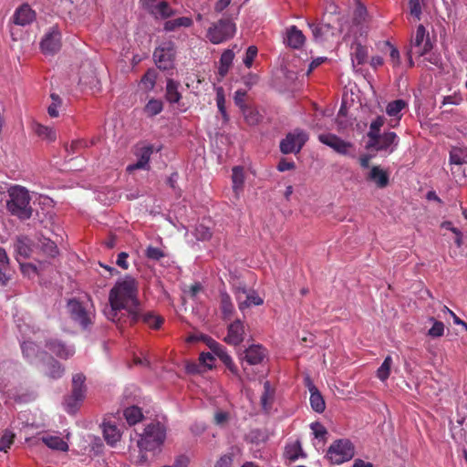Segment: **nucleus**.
I'll use <instances>...</instances> for the list:
<instances>
[{"instance_id":"f257e3e1","label":"nucleus","mask_w":467,"mask_h":467,"mask_svg":"<svg viewBox=\"0 0 467 467\" xmlns=\"http://www.w3.org/2000/svg\"><path fill=\"white\" fill-rule=\"evenodd\" d=\"M109 306L105 310L107 318L119 327H133L140 315L141 302L139 298V282L126 275L111 287L109 293Z\"/></svg>"},{"instance_id":"f03ea898","label":"nucleus","mask_w":467,"mask_h":467,"mask_svg":"<svg viewBox=\"0 0 467 467\" xmlns=\"http://www.w3.org/2000/svg\"><path fill=\"white\" fill-rule=\"evenodd\" d=\"M9 199L6 201V209L11 215L25 221L32 216L33 209L30 205L31 197L28 191L22 186H11L8 191Z\"/></svg>"},{"instance_id":"7ed1b4c3","label":"nucleus","mask_w":467,"mask_h":467,"mask_svg":"<svg viewBox=\"0 0 467 467\" xmlns=\"http://www.w3.org/2000/svg\"><path fill=\"white\" fill-rule=\"evenodd\" d=\"M165 429L160 422L150 423L145 429L137 444L140 451H155L164 442Z\"/></svg>"},{"instance_id":"20e7f679","label":"nucleus","mask_w":467,"mask_h":467,"mask_svg":"<svg viewBox=\"0 0 467 467\" xmlns=\"http://www.w3.org/2000/svg\"><path fill=\"white\" fill-rule=\"evenodd\" d=\"M236 31L235 24L230 18H222L207 30L206 37L214 45L233 37Z\"/></svg>"},{"instance_id":"39448f33","label":"nucleus","mask_w":467,"mask_h":467,"mask_svg":"<svg viewBox=\"0 0 467 467\" xmlns=\"http://www.w3.org/2000/svg\"><path fill=\"white\" fill-rule=\"evenodd\" d=\"M355 454L354 446L350 441L341 439L334 441L328 448L327 457L333 464H341L349 461Z\"/></svg>"},{"instance_id":"423d86ee","label":"nucleus","mask_w":467,"mask_h":467,"mask_svg":"<svg viewBox=\"0 0 467 467\" xmlns=\"http://www.w3.org/2000/svg\"><path fill=\"white\" fill-rule=\"evenodd\" d=\"M176 48L173 42L169 41L155 48L153 58L161 70H169L174 67Z\"/></svg>"},{"instance_id":"0eeeda50","label":"nucleus","mask_w":467,"mask_h":467,"mask_svg":"<svg viewBox=\"0 0 467 467\" xmlns=\"http://www.w3.org/2000/svg\"><path fill=\"white\" fill-rule=\"evenodd\" d=\"M308 140L306 131L300 129L286 134L285 138L280 141V150L284 154L298 153Z\"/></svg>"},{"instance_id":"6e6552de","label":"nucleus","mask_w":467,"mask_h":467,"mask_svg":"<svg viewBox=\"0 0 467 467\" xmlns=\"http://www.w3.org/2000/svg\"><path fill=\"white\" fill-rule=\"evenodd\" d=\"M400 138L394 131H386L377 136L375 140H368L366 148L376 151L392 153L396 150Z\"/></svg>"},{"instance_id":"1a4fd4ad","label":"nucleus","mask_w":467,"mask_h":467,"mask_svg":"<svg viewBox=\"0 0 467 467\" xmlns=\"http://www.w3.org/2000/svg\"><path fill=\"white\" fill-rule=\"evenodd\" d=\"M67 309L71 319L83 329H87L92 324L91 314L79 300L76 298L69 299L67 304Z\"/></svg>"},{"instance_id":"9d476101","label":"nucleus","mask_w":467,"mask_h":467,"mask_svg":"<svg viewBox=\"0 0 467 467\" xmlns=\"http://www.w3.org/2000/svg\"><path fill=\"white\" fill-rule=\"evenodd\" d=\"M431 48L432 45L429 37V33L426 32L424 26L420 24L417 26L415 35L411 37L410 53H413L414 56L417 57H423L427 55Z\"/></svg>"},{"instance_id":"9b49d317","label":"nucleus","mask_w":467,"mask_h":467,"mask_svg":"<svg viewBox=\"0 0 467 467\" xmlns=\"http://www.w3.org/2000/svg\"><path fill=\"white\" fill-rule=\"evenodd\" d=\"M318 140L327 145V147L333 149L337 153L344 156H351L355 155L351 153V150L354 149V145L349 142L342 140L338 136L333 133H323L318 135Z\"/></svg>"},{"instance_id":"f8f14e48","label":"nucleus","mask_w":467,"mask_h":467,"mask_svg":"<svg viewBox=\"0 0 467 467\" xmlns=\"http://www.w3.org/2000/svg\"><path fill=\"white\" fill-rule=\"evenodd\" d=\"M85 376L81 373L75 374L72 379V393L66 400L67 411L72 412L78 402L85 398Z\"/></svg>"},{"instance_id":"ddd939ff","label":"nucleus","mask_w":467,"mask_h":467,"mask_svg":"<svg viewBox=\"0 0 467 467\" xmlns=\"http://www.w3.org/2000/svg\"><path fill=\"white\" fill-rule=\"evenodd\" d=\"M61 32L57 26H52L40 42V48L45 55H55L61 48Z\"/></svg>"},{"instance_id":"4468645a","label":"nucleus","mask_w":467,"mask_h":467,"mask_svg":"<svg viewBox=\"0 0 467 467\" xmlns=\"http://www.w3.org/2000/svg\"><path fill=\"white\" fill-rule=\"evenodd\" d=\"M45 347L57 358L68 359L75 354V347L67 344L59 338L52 337L46 340Z\"/></svg>"},{"instance_id":"2eb2a0df","label":"nucleus","mask_w":467,"mask_h":467,"mask_svg":"<svg viewBox=\"0 0 467 467\" xmlns=\"http://www.w3.org/2000/svg\"><path fill=\"white\" fill-rule=\"evenodd\" d=\"M235 297L241 311L251 306H261L264 303V299L256 292L247 290L244 286L235 288Z\"/></svg>"},{"instance_id":"dca6fc26","label":"nucleus","mask_w":467,"mask_h":467,"mask_svg":"<svg viewBox=\"0 0 467 467\" xmlns=\"http://www.w3.org/2000/svg\"><path fill=\"white\" fill-rule=\"evenodd\" d=\"M245 337L244 324L240 319L230 323L227 327V335L223 341L231 346H239Z\"/></svg>"},{"instance_id":"f3484780","label":"nucleus","mask_w":467,"mask_h":467,"mask_svg":"<svg viewBox=\"0 0 467 467\" xmlns=\"http://www.w3.org/2000/svg\"><path fill=\"white\" fill-rule=\"evenodd\" d=\"M21 349L24 358L30 363L36 365L44 361V357H47V353L40 350L38 346L33 341H23L21 343Z\"/></svg>"},{"instance_id":"a211bd4d","label":"nucleus","mask_w":467,"mask_h":467,"mask_svg":"<svg viewBox=\"0 0 467 467\" xmlns=\"http://www.w3.org/2000/svg\"><path fill=\"white\" fill-rule=\"evenodd\" d=\"M150 1L154 2L155 0ZM147 8L150 14L152 15L155 19H167L176 14V11L172 9L170 4L166 1H161L157 4L148 3Z\"/></svg>"},{"instance_id":"6ab92c4d","label":"nucleus","mask_w":467,"mask_h":467,"mask_svg":"<svg viewBox=\"0 0 467 467\" xmlns=\"http://www.w3.org/2000/svg\"><path fill=\"white\" fill-rule=\"evenodd\" d=\"M305 42L306 36L303 32L297 28V26H291L286 28L284 43L287 47L293 49H298L305 44Z\"/></svg>"},{"instance_id":"aec40b11","label":"nucleus","mask_w":467,"mask_h":467,"mask_svg":"<svg viewBox=\"0 0 467 467\" xmlns=\"http://www.w3.org/2000/svg\"><path fill=\"white\" fill-rule=\"evenodd\" d=\"M366 180L374 182L379 189L386 188L389 183V173L379 165H374L370 168Z\"/></svg>"},{"instance_id":"412c9836","label":"nucleus","mask_w":467,"mask_h":467,"mask_svg":"<svg viewBox=\"0 0 467 467\" xmlns=\"http://www.w3.org/2000/svg\"><path fill=\"white\" fill-rule=\"evenodd\" d=\"M36 19V13L29 5L24 4L19 6L13 15V21L18 26H27Z\"/></svg>"},{"instance_id":"4be33fe9","label":"nucleus","mask_w":467,"mask_h":467,"mask_svg":"<svg viewBox=\"0 0 467 467\" xmlns=\"http://www.w3.org/2000/svg\"><path fill=\"white\" fill-rule=\"evenodd\" d=\"M102 431L106 442L110 446H115L120 440L121 433L114 420H105L102 423Z\"/></svg>"},{"instance_id":"5701e85b","label":"nucleus","mask_w":467,"mask_h":467,"mask_svg":"<svg viewBox=\"0 0 467 467\" xmlns=\"http://www.w3.org/2000/svg\"><path fill=\"white\" fill-rule=\"evenodd\" d=\"M265 357V349L261 345H252L244 350L241 359L249 365H257L263 361Z\"/></svg>"},{"instance_id":"b1692460","label":"nucleus","mask_w":467,"mask_h":467,"mask_svg":"<svg viewBox=\"0 0 467 467\" xmlns=\"http://www.w3.org/2000/svg\"><path fill=\"white\" fill-rule=\"evenodd\" d=\"M139 312L140 315L136 320V324L140 321H142L150 328L159 329L164 322V318L159 315L154 314V312H144L142 304L140 306Z\"/></svg>"},{"instance_id":"393cba45","label":"nucleus","mask_w":467,"mask_h":467,"mask_svg":"<svg viewBox=\"0 0 467 467\" xmlns=\"http://www.w3.org/2000/svg\"><path fill=\"white\" fill-rule=\"evenodd\" d=\"M307 386L310 392V405L313 410L321 413L326 409L325 400L317 388L307 379Z\"/></svg>"},{"instance_id":"a878e982","label":"nucleus","mask_w":467,"mask_h":467,"mask_svg":"<svg viewBox=\"0 0 467 467\" xmlns=\"http://www.w3.org/2000/svg\"><path fill=\"white\" fill-rule=\"evenodd\" d=\"M40 441L51 450L63 452L68 451V444L59 436L45 434L40 437Z\"/></svg>"},{"instance_id":"bb28decb","label":"nucleus","mask_w":467,"mask_h":467,"mask_svg":"<svg viewBox=\"0 0 467 467\" xmlns=\"http://www.w3.org/2000/svg\"><path fill=\"white\" fill-rule=\"evenodd\" d=\"M351 60L352 66L355 68L358 66L363 65L368 59V48L360 43H355L351 47Z\"/></svg>"},{"instance_id":"cd10ccee","label":"nucleus","mask_w":467,"mask_h":467,"mask_svg":"<svg viewBox=\"0 0 467 467\" xmlns=\"http://www.w3.org/2000/svg\"><path fill=\"white\" fill-rule=\"evenodd\" d=\"M47 361L48 368L47 374L52 379H59L65 372V368L60 362L56 360L54 358L47 354V357H44V361Z\"/></svg>"},{"instance_id":"c85d7f7f","label":"nucleus","mask_w":467,"mask_h":467,"mask_svg":"<svg viewBox=\"0 0 467 467\" xmlns=\"http://www.w3.org/2000/svg\"><path fill=\"white\" fill-rule=\"evenodd\" d=\"M275 398V389L268 380L264 382V392L261 395L260 402L263 410L268 412L272 407Z\"/></svg>"},{"instance_id":"c756f323","label":"nucleus","mask_w":467,"mask_h":467,"mask_svg":"<svg viewBox=\"0 0 467 467\" xmlns=\"http://www.w3.org/2000/svg\"><path fill=\"white\" fill-rule=\"evenodd\" d=\"M233 191L239 198V193L243 190L244 182V169L241 166H234L232 170Z\"/></svg>"},{"instance_id":"7c9ffc66","label":"nucleus","mask_w":467,"mask_h":467,"mask_svg":"<svg viewBox=\"0 0 467 467\" xmlns=\"http://www.w3.org/2000/svg\"><path fill=\"white\" fill-rule=\"evenodd\" d=\"M179 86L180 83L171 78L167 80L165 97L170 103H178L181 100L182 95L178 90Z\"/></svg>"},{"instance_id":"2f4dec72","label":"nucleus","mask_w":467,"mask_h":467,"mask_svg":"<svg viewBox=\"0 0 467 467\" xmlns=\"http://www.w3.org/2000/svg\"><path fill=\"white\" fill-rule=\"evenodd\" d=\"M193 24V21L191 17L182 16L172 20H168L164 23L163 29L166 32H171L176 30L179 27H190Z\"/></svg>"},{"instance_id":"473e14b6","label":"nucleus","mask_w":467,"mask_h":467,"mask_svg":"<svg viewBox=\"0 0 467 467\" xmlns=\"http://www.w3.org/2000/svg\"><path fill=\"white\" fill-rule=\"evenodd\" d=\"M407 107V102L403 99H396L388 103L386 107V113L397 119L398 121L400 120L402 114L400 111Z\"/></svg>"},{"instance_id":"72a5a7b5","label":"nucleus","mask_w":467,"mask_h":467,"mask_svg":"<svg viewBox=\"0 0 467 467\" xmlns=\"http://www.w3.org/2000/svg\"><path fill=\"white\" fill-rule=\"evenodd\" d=\"M220 308L224 319L230 318L234 310L230 296L224 291L220 293Z\"/></svg>"},{"instance_id":"f704fd0d","label":"nucleus","mask_w":467,"mask_h":467,"mask_svg":"<svg viewBox=\"0 0 467 467\" xmlns=\"http://www.w3.org/2000/svg\"><path fill=\"white\" fill-rule=\"evenodd\" d=\"M16 255L24 259L28 258L31 254L30 241L26 237H19L15 243Z\"/></svg>"},{"instance_id":"c9c22d12","label":"nucleus","mask_w":467,"mask_h":467,"mask_svg":"<svg viewBox=\"0 0 467 467\" xmlns=\"http://www.w3.org/2000/svg\"><path fill=\"white\" fill-rule=\"evenodd\" d=\"M308 26L312 31L314 39L317 41L324 40L326 36L331 31V26L329 24L309 23Z\"/></svg>"},{"instance_id":"e433bc0d","label":"nucleus","mask_w":467,"mask_h":467,"mask_svg":"<svg viewBox=\"0 0 467 467\" xmlns=\"http://www.w3.org/2000/svg\"><path fill=\"white\" fill-rule=\"evenodd\" d=\"M123 415L129 425H134L140 422L143 418L141 410L137 406H130L126 408L123 411Z\"/></svg>"},{"instance_id":"4c0bfd02","label":"nucleus","mask_w":467,"mask_h":467,"mask_svg":"<svg viewBox=\"0 0 467 467\" xmlns=\"http://www.w3.org/2000/svg\"><path fill=\"white\" fill-rule=\"evenodd\" d=\"M386 119L383 116H378L369 125V130L367 133L368 140H375L380 134V129L384 126Z\"/></svg>"},{"instance_id":"58836bf2","label":"nucleus","mask_w":467,"mask_h":467,"mask_svg":"<svg viewBox=\"0 0 467 467\" xmlns=\"http://www.w3.org/2000/svg\"><path fill=\"white\" fill-rule=\"evenodd\" d=\"M467 152L460 148H453L450 152V162L457 166L466 164Z\"/></svg>"},{"instance_id":"ea45409f","label":"nucleus","mask_w":467,"mask_h":467,"mask_svg":"<svg viewBox=\"0 0 467 467\" xmlns=\"http://www.w3.org/2000/svg\"><path fill=\"white\" fill-rule=\"evenodd\" d=\"M163 109V103L160 99H151L144 107V112L149 117H153L161 113Z\"/></svg>"},{"instance_id":"a19ab883","label":"nucleus","mask_w":467,"mask_h":467,"mask_svg":"<svg viewBox=\"0 0 467 467\" xmlns=\"http://www.w3.org/2000/svg\"><path fill=\"white\" fill-rule=\"evenodd\" d=\"M391 365L392 358L390 356H387L381 366L377 370V377L381 381H385L389 377Z\"/></svg>"},{"instance_id":"79ce46f5","label":"nucleus","mask_w":467,"mask_h":467,"mask_svg":"<svg viewBox=\"0 0 467 467\" xmlns=\"http://www.w3.org/2000/svg\"><path fill=\"white\" fill-rule=\"evenodd\" d=\"M35 132L40 138L49 141H54L56 140V132L52 128L41 124H36L35 127Z\"/></svg>"},{"instance_id":"37998d69","label":"nucleus","mask_w":467,"mask_h":467,"mask_svg":"<svg viewBox=\"0 0 467 467\" xmlns=\"http://www.w3.org/2000/svg\"><path fill=\"white\" fill-rule=\"evenodd\" d=\"M408 5L410 16L417 20H420L424 5V0H409Z\"/></svg>"},{"instance_id":"c03bdc74","label":"nucleus","mask_w":467,"mask_h":467,"mask_svg":"<svg viewBox=\"0 0 467 467\" xmlns=\"http://www.w3.org/2000/svg\"><path fill=\"white\" fill-rule=\"evenodd\" d=\"M242 112H243L245 121L249 125L254 126V125H256L259 123L261 117H260L258 111H256L255 109H254L250 107H246L242 109Z\"/></svg>"},{"instance_id":"a18cd8bd","label":"nucleus","mask_w":467,"mask_h":467,"mask_svg":"<svg viewBox=\"0 0 467 467\" xmlns=\"http://www.w3.org/2000/svg\"><path fill=\"white\" fill-rule=\"evenodd\" d=\"M51 104L47 108V113L51 118L58 117V108L62 105V99L56 93H51Z\"/></svg>"},{"instance_id":"49530a36","label":"nucleus","mask_w":467,"mask_h":467,"mask_svg":"<svg viewBox=\"0 0 467 467\" xmlns=\"http://www.w3.org/2000/svg\"><path fill=\"white\" fill-rule=\"evenodd\" d=\"M356 2L357 6L354 11L353 21L355 24L359 25L366 20L368 11L366 6L361 2H359V0H356Z\"/></svg>"},{"instance_id":"de8ad7c7","label":"nucleus","mask_w":467,"mask_h":467,"mask_svg":"<svg viewBox=\"0 0 467 467\" xmlns=\"http://www.w3.org/2000/svg\"><path fill=\"white\" fill-rule=\"evenodd\" d=\"M15 440V434L5 430L0 438V451L6 452L7 450L11 447V445L14 443Z\"/></svg>"},{"instance_id":"09e8293b","label":"nucleus","mask_w":467,"mask_h":467,"mask_svg":"<svg viewBox=\"0 0 467 467\" xmlns=\"http://www.w3.org/2000/svg\"><path fill=\"white\" fill-rule=\"evenodd\" d=\"M301 451H302L301 445L297 441L291 445L286 446L285 454L288 460L295 462L296 460L298 459Z\"/></svg>"},{"instance_id":"8fccbe9b","label":"nucleus","mask_w":467,"mask_h":467,"mask_svg":"<svg viewBox=\"0 0 467 467\" xmlns=\"http://www.w3.org/2000/svg\"><path fill=\"white\" fill-rule=\"evenodd\" d=\"M216 103L220 113L223 115V118L226 120L228 119V116L225 109L224 92L222 87H219L216 89Z\"/></svg>"},{"instance_id":"3c124183","label":"nucleus","mask_w":467,"mask_h":467,"mask_svg":"<svg viewBox=\"0 0 467 467\" xmlns=\"http://www.w3.org/2000/svg\"><path fill=\"white\" fill-rule=\"evenodd\" d=\"M41 249L49 257H55L58 254L56 243L49 239H45L42 242Z\"/></svg>"},{"instance_id":"603ef678","label":"nucleus","mask_w":467,"mask_h":467,"mask_svg":"<svg viewBox=\"0 0 467 467\" xmlns=\"http://www.w3.org/2000/svg\"><path fill=\"white\" fill-rule=\"evenodd\" d=\"M194 235L197 240L208 241L212 237L213 234L209 227L201 223L196 226Z\"/></svg>"},{"instance_id":"864d4df0","label":"nucleus","mask_w":467,"mask_h":467,"mask_svg":"<svg viewBox=\"0 0 467 467\" xmlns=\"http://www.w3.org/2000/svg\"><path fill=\"white\" fill-rule=\"evenodd\" d=\"M258 53V49L255 46H250L244 57V64L247 68H250L253 66L254 60L256 57Z\"/></svg>"},{"instance_id":"5fc2aeb1","label":"nucleus","mask_w":467,"mask_h":467,"mask_svg":"<svg viewBox=\"0 0 467 467\" xmlns=\"http://www.w3.org/2000/svg\"><path fill=\"white\" fill-rule=\"evenodd\" d=\"M16 260L19 262L20 270L25 276H27L28 278H32L37 274L36 266L34 265L33 264L21 263L19 261L18 257L16 258Z\"/></svg>"},{"instance_id":"6e6d98bb","label":"nucleus","mask_w":467,"mask_h":467,"mask_svg":"<svg viewBox=\"0 0 467 467\" xmlns=\"http://www.w3.org/2000/svg\"><path fill=\"white\" fill-rule=\"evenodd\" d=\"M0 265V285H6L12 277V271L9 268V263Z\"/></svg>"},{"instance_id":"4d7b16f0","label":"nucleus","mask_w":467,"mask_h":467,"mask_svg":"<svg viewBox=\"0 0 467 467\" xmlns=\"http://www.w3.org/2000/svg\"><path fill=\"white\" fill-rule=\"evenodd\" d=\"M145 254L149 259L155 261H159L160 259L165 256V254L161 249L151 245L147 247Z\"/></svg>"},{"instance_id":"13d9d810","label":"nucleus","mask_w":467,"mask_h":467,"mask_svg":"<svg viewBox=\"0 0 467 467\" xmlns=\"http://www.w3.org/2000/svg\"><path fill=\"white\" fill-rule=\"evenodd\" d=\"M153 150L154 149L152 145H148L140 148L139 153L137 154L139 160L149 165L150 156L153 153Z\"/></svg>"},{"instance_id":"bf43d9fd","label":"nucleus","mask_w":467,"mask_h":467,"mask_svg":"<svg viewBox=\"0 0 467 467\" xmlns=\"http://www.w3.org/2000/svg\"><path fill=\"white\" fill-rule=\"evenodd\" d=\"M246 91L244 90V89H238L235 91L234 93V103L237 107H239V109L242 110L243 109L248 107L246 104H245V97H246Z\"/></svg>"},{"instance_id":"052dcab7","label":"nucleus","mask_w":467,"mask_h":467,"mask_svg":"<svg viewBox=\"0 0 467 467\" xmlns=\"http://www.w3.org/2000/svg\"><path fill=\"white\" fill-rule=\"evenodd\" d=\"M443 333H444V325L441 321H435L428 332V334L433 337H441L443 335Z\"/></svg>"},{"instance_id":"680f3d73","label":"nucleus","mask_w":467,"mask_h":467,"mask_svg":"<svg viewBox=\"0 0 467 467\" xmlns=\"http://www.w3.org/2000/svg\"><path fill=\"white\" fill-rule=\"evenodd\" d=\"M205 341L208 348L216 356H218L223 349H225V348L223 345H221L220 343H218L217 341L211 337H207Z\"/></svg>"},{"instance_id":"e2e57ef3","label":"nucleus","mask_w":467,"mask_h":467,"mask_svg":"<svg viewBox=\"0 0 467 467\" xmlns=\"http://www.w3.org/2000/svg\"><path fill=\"white\" fill-rule=\"evenodd\" d=\"M311 429L314 432V435L317 439H324L327 435V429L319 422H314L311 424Z\"/></svg>"},{"instance_id":"0e129e2a","label":"nucleus","mask_w":467,"mask_h":467,"mask_svg":"<svg viewBox=\"0 0 467 467\" xmlns=\"http://www.w3.org/2000/svg\"><path fill=\"white\" fill-rule=\"evenodd\" d=\"M214 360L213 354L210 352H202L200 354L199 361L202 366H205L207 368L211 369L213 365L211 362Z\"/></svg>"},{"instance_id":"69168bd1","label":"nucleus","mask_w":467,"mask_h":467,"mask_svg":"<svg viewBox=\"0 0 467 467\" xmlns=\"http://www.w3.org/2000/svg\"><path fill=\"white\" fill-rule=\"evenodd\" d=\"M234 58V53L233 52V50L226 49L223 52V54L220 57V64L231 67Z\"/></svg>"},{"instance_id":"338daca9","label":"nucleus","mask_w":467,"mask_h":467,"mask_svg":"<svg viewBox=\"0 0 467 467\" xmlns=\"http://www.w3.org/2000/svg\"><path fill=\"white\" fill-rule=\"evenodd\" d=\"M214 467H233V455L224 454L215 463Z\"/></svg>"},{"instance_id":"774afa93","label":"nucleus","mask_w":467,"mask_h":467,"mask_svg":"<svg viewBox=\"0 0 467 467\" xmlns=\"http://www.w3.org/2000/svg\"><path fill=\"white\" fill-rule=\"evenodd\" d=\"M296 164L294 161H288L286 159H281L277 165L279 171H286L295 169Z\"/></svg>"}]
</instances>
